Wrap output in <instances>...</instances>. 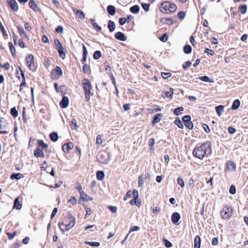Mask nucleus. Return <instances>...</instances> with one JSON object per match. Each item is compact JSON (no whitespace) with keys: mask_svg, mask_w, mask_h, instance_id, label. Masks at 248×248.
<instances>
[{"mask_svg":"<svg viewBox=\"0 0 248 248\" xmlns=\"http://www.w3.org/2000/svg\"><path fill=\"white\" fill-rule=\"evenodd\" d=\"M211 143L207 141L201 144V146L196 147L192 152L193 155L200 159H202L204 156L207 157L212 154Z\"/></svg>","mask_w":248,"mask_h":248,"instance_id":"obj_1","label":"nucleus"},{"mask_svg":"<svg viewBox=\"0 0 248 248\" xmlns=\"http://www.w3.org/2000/svg\"><path fill=\"white\" fill-rule=\"evenodd\" d=\"M75 224V218L69 216L65 217L62 222H60L58 226L62 232L65 231H68L71 229Z\"/></svg>","mask_w":248,"mask_h":248,"instance_id":"obj_2","label":"nucleus"},{"mask_svg":"<svg viewBox=\"0 0 248 248\" xmlns=\"http://www.w3.org/2000/svg\"><path fill=\"white\" fill-rule=\"evenodd\" d=\"M159 9L163 14L173 13L177 10V6L170 1H165L160 4Z\"/></svg>","mask_w":248,"mask_h":248,"instance_id":"obj_3","label":"nucleus"},{"mask_svg":"<svg viewBox=\"0 0 248 248\" xmlns=\"http://www.w3.org/2000/svg\"><path fill=\"white\" fill-rule=\"evenodd\" d=\"M82 85L85 92V99L88 101L90 96L93 95V93L91 92L92 88L91 83L89 79L84 78L82 80Z\"/></svg>","mask_w":248,"mask_h":248,"instance_id":"obj_4","label":"nucleus"},{"mask_svg":"<svg viewBox=\"0 0 248 248\" xmlns=\"http://www.w3.org/2000/svg\"><path fill=\"white\" fill-rule=\"evenodd\" d=\"M232 212L233 209L231 207L226 205L221 210L220 215L223 219H228L232 216Z\"/></svg>","mask_w":248,"mask_h":248,"instance_id":"obj_5","label":"nucleus"},{"mask_svg":"<svg viewBox=\"0 0 248 248\" xmlns=\"http://www.w3.org/2000/svg\"><path fill=\"white\" fill-rule=\"evenodd\" d=\"M191 118L190 115H185L182 117V122L184 124L185 126L190 130L193 129L194 127L193 123L191 121Z\"/></svg>","mask_w":248,"mask_h":248,"instance_id":"obj_6","label":"nucleus"},{"mask_svg":"<svg viewBox=\"0 0 248 248\" xmlns=\"http://www.w3.org/2000/svg\"><path fill=\"white\" fill-rule=\"evenodd\" d=\"M26 61L27 65L29 68L31 70H33L34 69L33 56L31 54L27 55L26 58Z\"/></svg>","mask_w":248,"mask_h":248,"instance_id":"obj_7","label":"nucleus"},{"mask_svg":"<svg viewBox=\"0 0 248 248\" xmlns=\"http://www.w3.org/2000/svg\"><path fill=\"white\" fill-rule=\"evenodd\" d=\"M180 218V215L178 212H174L171 215V221L175 225H177L179 224V221Z\"/></svg>","mask_w":248,"mask_h":248,"instance_id":"obj_8","label":"nucleus"},{"mask_svg":"<svg viewBox=\"0 0 248 248\" xmlns=\"http://www.w3.org/2000/svg\"><path fill=\"white\" fill-rule=\"evenodd\" d=\"M62 69L57 66L55 69L52 71L51 74L54 76V78H58L62 75Z\"/></svg>","mask_w":248,"mask_h":248,"instance_id":"obj_9","label":"nucleus"},{"mask_svg":"<svg viewBox=\"0 0 248 248\" xmlns=\"http://www.w3.org/2000/svg\"><path fill=\"white\" fill-rule=\"evenodd\" d=\"M114 36L116 39L119 41H125L126 40V37L124 34L121 31L115 33Z\"/></svg>","mask_w":248,"mask_h":248,"instance_id":"obj_10","label":"nucleus"},{"mask_svg":"<svg viewBox=\"0 0 248 248\" xmlns=\"http://www.w3.org/2000/svg\"><path fill=\"white\" fill-rule=\"evenodd\" d=\"M162 116L163 114L162 113H157L155 114L152 121V124L154 125L155 124L160 122Z\"/></svg>","mask_w":248,"mask_h":248,"instance_id":"obj_11","label":"nucleus"},{"mask_svg":"<svg viewBox=\"0 0 248 248\" xmlns=\"http://www.w3.org/2000/svg\"><path fill=\"white\" fill-rule=\"evenodd\" d=\"M60 105L62 108H66L69 105V99L67 97H63L60 103Z\"/></svg>","mask_w":248,"mask_h":248,"instance_id":"obj_12","label":"nucleus"},{"mask_svg":"<svg viewBox=\"0 0 248 248\" xmlns=\"http://www.w3.org/2000/svg\"><path fill=\"white\" fill-rule=\"evenodd\" d=\"M226 167L228 169L231 170L235 171L236 170V165L232 160H229L226 162Z\"/></svg>","mask_w":248,"mask_h":248,"instance_id":"obj_13","label":"nucleus"},{"mask_svg":"<svg viewBox=\"0 0 248 248\" xmlns=\"http://www.w3.org/2000/svg\"><path fill=\"white\" fill-rule=\"evenodd\" d=\"M74 148V144L72 142L64 144L62 146V150L64 152L69 151Z\"/></svg>","mask_w":248,"mask_h":248,"instance_id":"obj_14","label":"nucleus"},{"mask_svg":"<svg viewBox=\"0 0 248 248\" xmlns=\"http://www.w3.org/2000/svg\"><path fill=\"white\" fill-rule=\"evenodd\" d=\"M9 3L11 8L14 11H17L18 10V6L16 1L15 0H11Z\"/></svg>","mask_w":248,"mask_h":248,"instance_id":"obj_15","label":"nucleus"},{"mask_svg":"<svg viewBox=\"0 0 248 248\" xmlns=\"http://www.w3.org/2000/svg\"><path fill=\"white\" fill-rule=\"evenodd\" d=\"M160 21L163 23L167 24L169 26H170L173 23V20L171 17L162 18L160 19Z\"/></svg>","mask_w":248,"mask_h":248,"instance_id":"obj_16","label":"nucleus"},{"mask_svg":"<svg viewBox=\"0 0 248 248\" xmlns=\"http://www.w3.org/2000/svg\"><path fill=\"white\" fill-rule=\"evenodd\" d=\"M201 245V238L200 236L196 235L194 238V248H200Z\"/></svg>","mask_w":248,"mask_h":248,"instance_id":"obj_17","label":"nucleus"},{"mask_svg":"<svg viewBox=\"0 0 248 248\" xmlns=\"http://www.w3.org/2000/svg\"><path fill=\"white\" fill-rule=\"evenodd\" d=\"M241 105L240 101L238 99H235L232 102V104L231 107V109L233 110L237 109Z\"/></svg>","mask_w":248,"mask_h":248,"instance_id":"obj_18","label":"nucleus"},{"mask_svg":"<svg viewBox=\"0 0 248 248\" xmlns=\"http://www.w3.org/2000/svg\"><path fill=\"white\" fill-rule=\"evenodd\" d=\"M34 155L37 157H44V154L43 151L39 147H37L34 151Z\"/></svg>","mask_w":248,"mask_h":248,"instance_id":"obj_19","label":"nucleus"},{"mask_svg":"<svg viewBox=\"0 0 248 248\" xmlns=\"http://www.w3.org/2000/svg\"><path fill=\"white\" fill-rule=\"evenodd\" d=\"M30 7L34 11H40V9L38 5L35 3L33 0H30L29 2Z\"/></svg>","mask_w":248,"mask_h":248,"instance_id":"obj_20","label":"nucleus"},{"mask_svg":"<svg viewBox=\"0 0 248 248\" xmlns=\"http://www.w3.org/2000/svg\"><path fill=\"white\" fill-rule=\"evenodd\" d=\"M73 11L75 14L79 17L81 19H84L85 18V14L84 13L79 10L76 9L75 8H73Z\"/></svg>","mask_w":248,"mask_h":248,"instance_id":"obj_21","label":"nucleus"},{"mask_svg":"<svg viewBox=\"0 0 248 248\" xmlns=\"http://www.w3.org/2000/svg\"><path fill=\"white\" fill-rule=\"evenodd\" d=\"M198 78L201 81L205 82L213 83L214 82V80L213 79L209 78L207 76L199 77Z\"/></svg>","mask_w":248,"mask_h":248,"instance_id":"obj_22","label":"nucleus"},{"mask_svg":"<svg viewBox=\"0 0 248 248\" xmlns=\"http://www.w3.org/2000/svg\"><path fill=\"white\" fill-rule=\"evenodd\" d=\"M130 12L134 14L139 13L140 10V7L138 5H135L130 8Z\"/></svg>","mask_w":248,"mask_h":248,"instance_id":"obj_23","label":"nucleus"},{"mask_svg":"<svg viewBox=\"0 0 248 248\" xmlns=\"http://www.w3.org/2000/svg\"><path fill=\"white\" fill-rule=\"evenodd\" d=\"M8 123L3 118H0V129H3L6 128Z\"/></svg>","mask_w":248,"mask_h":248,"instance_id":"obj_24","label":"nucleus"},{"mask_svg":"<svg viewBox=\"0 0 248 248\" xmlns=\"http://www.w3.org/2000/svg\"><path fill=\"white\" fill-rule=\"evenodd\" d=\"M224 106L221 105L215 107V110L218 116H220L224 110Z\"/></svg>","mask_w":248,"mask_h":248,"instance_id":"obj_25","label":"nucleus"},{"mask_svg":"<svg viewBox=\"0 0 248 248\" xmlns=\"http://www.w3.org/2000/svg\"><path fill=\"white\" fill-rule=\"evenodd\" d=\"M83 46V58L81 61V62L82 63H84L86 61V57L88 54L87 50L86 49V47L85 46L84 44H82Z\"/></svg>","mask_w":248,"mask_h":248,"instance_id":"obj_26","label":"nucleus"},{"mask_svg":"<svg viewBox=\"0 0 248 248\" xmlns=\"http://www.w3.org/2000/svg\"><path fill=\"white\" fill-rule=\"evenodd\" d=\"M19 199V197H18L14 201V208H15L17 210H19L21 209L22 206V204L20 203Z\"/></svg>","mask_w":248,"mask_h":248,"instance_id":"obj_27","label":"nucleus"},{"mask_svg":"<svg viewBox=\"0 0 248 248\" xmlns=\"http://www.w3.org/2000/svg\"><path fill=\"white\" fill-rule=\"evenodd\" d=\"M56 49L58 50L59 52L60 57L62 58V59H64L65 57V53L64 51V49L63 47L62 46L56 48Z\"/></svg>","mask_w":248,"mask_h":248,"instance_id":"obj_28","label":"nucleus"},{"mask_svg":"<svg viewBox=\"0 0 248 248\" xmlns=\"http://www.w3.org/2000/svg\"><path fill=\"white\" fill-rule=\"evenodd\" d=\"M192 47L189 45H186L183 47V51L185 54H190L192 52Z\"/></svg>","mask_w":248,"mask_h":248,"instance_id":"obj_29","label":"nucleus"},{"mask_svg":"<svg viewBox=\"0 0 248 248\" xmlns=\"http://www.w3.org/2000/svg\"><path fill=\"white\" fill-rule=\"evenodd\" d=\"M147 177L145 175H140L138 178V186L139 187H142L143 185L144 180Z\"/></svg>","mask_w":248,"mask_h":248,"instance_id":"obj_30","label":"nucleus"},{"mask_svg":"<svg viewBox=\"0 0 248 248\" xmlns=\"http://www.w3.org/2000/svg\"><path fill=\"white\" fill-rule=\"evenodd\" d=\"M173 93H170L169 91H163L162 95L165 97H166L170 99H171L173 97Z\"/></svg>","mask_w":248,"mask_h":248,"instance_id":"obj_31","label":"nucleus"},{"mask_svg":"<svg viewBox=\"0 0 248 248\" xmlns=\"http://www.w3.org/2000/svg\"><path fill=\"white\" fill-rule=\"evenodd\" d=\"M184 108L183 107H178L174 109L173 113L176 116L180 115L182 114V111L184 110Z\"/></svg>","mask_w":248,"mask_h":248,"instance_id":"obj_32","label":"nucleus"},{"mask_svg":"<svg viewBox=\"0 0 248 248\" xmlns=\"http://www.w3.org/2000/svg\"><path fill=\"white\" fill-rule=\"evenodd\" d=\"M174 124L178 126V127L181 129L184 128V125L182 124L180 118L179 117H176L175 120L174 121Z\"/></svg>","mask_w":248,"mask_h":248,"instance_id":"obj_33","label":"nucleus"},{"mask_svg":"<svg viewBox=\"0 0 248 248\" xmlns=\"http://www.w3.org/2000/svg\"><path fill=\"white\" fill-rule=\"evenodd\" d=\"M17 29L19 31V33L22 37L27 38V40L29 39L26 33L22 28H21L20 27H18Z\"/></svg>","mask_w":248,"mask_h":248,"instance_id":"obj_34","label":"nucleus"},{"mask_svg":"<svg viewBox=\"0 0 248 248\" xmlns=\"http://www.w3.org/2000/svg\"><path fill=\"white\" fill-rule=\"evenodd\" d=\"M91 23L93 27V28L97 30V31H100L101 30V28L95 22V20L94 19H91Z\"/></svg>","mask_w":248,"mask_h":248,"instance_id":"obj_35","label":"nucleus"},{"mask_svg":"<svg viewBox=\"0 0 248 248\" xmlns=\"http://www.w3.org/2000/svg\"><path fill=\"white\" fill-rule=\"evenodd\" d=\"M20 71L21 72V76L23 78L22 81L21 83L20 86V91H21L22 89V87L26 85V80H25V78L24 76V74L22 70V69L20 68Z\"/></svg>","mask_w":248,"mask_h":248,"instance_id":"obj_36","label":"nucleus"},{"mask_svg":"<svg viewBox=\"0 0 248 248\" xmlns=\"http://www.w3.org/2000/svg\"><path fill=\"white\" fill-rule=\"evenodd\" d=\"M163 241L164 243L165 246L167 248H170L172 247V244L168 239L164 238H163Z\"/></svg>","mask_w":248,"mask_h":248,"instance_id":"obj_37","label":"nucleus"},{"mask_svg":"<svg viewBox=\"0 0 248 248\" xmlns=\"http://www.w3.org/2000/svg\"><path fill=\"white\" fill-rule=\"evenodd\" d=\"M58 135L56 132H53L50 135V138L52 141H56L58 139Z\"/></svg>","mask_w":248,"mask_h":248,"instance_id":"obj_38","label":"nucleus"},{"mask_svg":"<svg viewBox=\"0 0 248 248\" xmlns=\"http://www.w3.org/2000/svg\"><path fill=\"white\" fill-rule=\"evenodd\" d=\"M104 172L103 171H98L96 173V177L99 180H102L104 178Z\"/></svg>","mask_w":248,"mask_h":248,"instance_id":"obj_39","label":"nucleus"},{"mask_svg":"<svg viewBox=\"0 0 248 248\" xmlns=\"http://www.w3.org/2000/svg\"><path fill=\"white\" fill-rule=\"evenodd\" d=\"M23 177V175L20 173L13 174L11 176V179H17L18 180Z\"/></svg>","mask_w":248,"mask_h":248,"instance_id":"obj_40","label":"nucleus"},{"mask_svg":"<svg viewBox=\"0 0 248 248\" xmlns=\"http://www.w3.org/2000/svg\"><path fill=\"white\" fill-rule=\"evenodd\" d=\"M141 6L145 12H147L149 11V8L150 6V4L141 2Z\"/></svg>","mask_w":248,"mask_h":248,"instance_id":"obj_41","label":"nucleus"},{"mask_svg":"<svg viewBox=\"0 0 248 248\" xmlns=\"http://www.w3.org/2000/svg\"><path fill=\"white\" fill-rule=\"evenodd\" d=\"M168 35L167 34V33H165L163 34L162 35H161L159 39L160 41H161L162 42H166L168 39Z\"/></svg>","mask_w":248,"mask_h":248,"instance_id":"obj_42","label":"nucleus"},{"mask_svg":"<svg viewBox=\"0 0 248 248\" xmlns=\"http://www.w3.org/2000/svg\"><path fill=\"white\" fill-rule=\"evenodd\" d=\"M71 127L73 129H77L78 126L77 124V121L75 119H73L70 124Z\"/></svg>","mask_w":248,"mask_h":248,"instance_id":"obj_43","label":"nucleus"},{"mask_svg":"<svg viewBox=\"0 0 248 248\" xmlns=\"http://www.w3.org/2000/svg\"><path fill=\"white\" fill-rule=\"evenodd\" d=\"M85 243L87 245H88L92 247H99L100 246V243L99 242H89V241H86Z\"/></svg>","mask_w":248,"mask_h":248,"instance_id":"obj_44","label":"nucleus"},{"mask_svg":"<svg viewBox=\"0 0 248 248\" xmlns=\"http://www.w3.org/2000/svg\"><path fill=\"white\" fill-rule=\"evenodd\" d=\"M239 9L242 14H245L247 12V6L246 5H241L239 6Z\"/></svg>","mask_w":248,"mask_h":248,"instance_id":"obj_45","label":"nucleus"},{"mask_svg":"<svg viewBox=\"0 0 248 248\" xmlns=\"http://www.w3.org/2000/svg\"><path fill=\"white\" fill-rule=\"evenodd\" d=\"M132 195L133 196L134 202H136L139 198V192L137 189H134L132 192Z\"/></svg>","mask_w":248,"mask_h":248,"instance_id":"obj_46","label":"nucleus"},{"mask_svg":"<svg viewBox=\"0 0 248 248\" xmlns=\"http://www.w3.org/2000/svg\"><path fill=\"white\" fill-rule=\"evenodd\" d=\"M116 13V8L114 6L109 5V15L114 16Z\"/></svg>","mask_w":248,"mask_h":248,"instance_id":"obj_47","label":"nucleus"},{"mask_svg":"<svg viewBox=\"0 0 248 248\" xmlns=\"http://www.w3.org/2000/svg\"><path fill=\"white\" fill-rule=\"evenodd\" d=\"M115 29V24L114 21L109 20V32L113 31Z\"/></svg>","mask_w":248,"mask_h":248,"instance_id":"obj_48","label":"nucleus"},{"mask_svg":"<svg viewBox=\"0 0 248 248\" xmlns=\"http://www.w3.org/2000/svg\"><path fill=\"white\" fill-rule=\"evenodd\" d=\"M177 16L179 19L182 20L186 16V13L182 11H180L178 13Z\"/></svg>","mask_w":248,"mask_h":248,"instance_id":"obj_49","label":"nucleus"},{"mask_svg":"<svg viewBox=\"0 0 248 248\" xmlns=\"http://www.w3.org/2000/svg\"><path fill=\"white\" fill-rule=\"evenodd\" d=\"M8 45H9L10 49L11 50V52L12 54V55L14 56L16 54V49H15L14 46H13L12 43H11V42H9L8 44Z\"/></svg>","mask_w":248,"mask_h":248,"instance_id":"obj_50","label":"nucleus"},{"mask_svg":"<svg viewBox=\"0 0 248 248\" xmlns=\"http://www.w3.org/2000/svg\"><path fill=\"white\" fill-rule=\"evenodd\" d=\"M178 184L181 187H184L185 186V183L183 179L181 177H178L177 180Z\"/></svg>","mask_w":248,"mask_h":248,"instance_id":"obj_51","label":"nucleus"},{"mask_svg":"<svg viewBox=\"0 0 248 248\" xmlns=\"http://www.w3.org/2000/svg\"><path fill=\"white\" fill-rule=\"evenodd\" d=\"M204 53L210 55L211 56H214L215 55V52L213 50L210 49L208 48H205L204 50Z\"/></svg>","mask_w":248,"mask_h":248,"instance_id":"obj_52","label":"nucleus"},{"mask_svg":"<svg viewBox=\"0 0 248 248\" xmlns=\"http://www.w3.org/2000/svg\"><path fill=\"white\" fill-rule=\"evenodd\" d=\"M11 114L14 117H16L18 115V112L15 108H13L11 109Z\"/></svg>","mask_w":248,"mask_h":248,"instance_id":"obj_53","label":"nucleus"},{"mask_svg":"<svg viewBox=\"0 0 248 248\" xmlns=\"http://www.w3.org/2000/svg\"><path fill=\"white\" fill-rule=\"evenodd\" d=\"M191 62L189 61H187L186 62H185L184 64L182 65L183 68L186 70L188 67H189L191 65Z\"/></svg>","mask_w":248,"mask_h":248,"instance_id":"obj_54","label":"nucleus"},{"mask_svg":"<svg viewBox=\"0 0 248 248\" xmlns=\"http://www.w3.org/2000/svg\"><path fill=\"white\" fill-rule=\"evenodd\" d=\"M202 127L204 130V131L206 133H209L210 132V129L208 125H207V124H202Z\"/></svg>","mask_w":248,"mask_h":248,"instance_id":"obj_55","label":"nucleus"},{"mask_svg":"<svg viewBox=\"0 0 248 248\" xmlns=\"http://www.w3.org/2000/svg\"><path fill=\"white\" fill-rule=\"evenodd\" d=\"M81 198L85 201H88L92 200V198L84 193V195H81Z\"/></svg>","mask_w":248,"mask_h":248,"instance_id":"obj_56","label":"nucleus"},{"mask_svg":"<svg viewBox=\"0 0 248 248\" xmlns=\"http://www.w3.org/2000/svg\"><path fill=\"white\" fill-rule=\"evenodd\" d=\"M101 57V53L100 51H95L93 55V57L95 60L98 59Z\"/></svg>","mask_w":248,"mask_h":248,"instance_id":"obj_57","label":"nucleus"},{"mask_svg":"<svg viewBox=\"0 0 248 248\" xmlns=\"http://www.w3.org/2000/svg\"><path fill=\"white\" fill-rule=\"evenodd\" d=\"M38 144L40 146L42 147L43 148L46 149L48 147L47 145L42 140H38Z\"/></svg>","mask_w":248,"mask_h":248,"instance_id":"obj_58","label":"nucleus"},{"mask_svg":"<svg viewBox=\"0 0 248 248\" xmlns=\"http://www.w3.org/2000/svg\"><path fill=\"white\" fill-rule=\"evenodd\" d=\"M83 71L85 74L88 73L90 71V66L87 64H85L83 66Z\"/></svg>","mask_w":248,"mask_h":248,"instance_id":"obj_59","label":"nucleus"},{"mask_svg":"<svg viewBox=\"0 0 248 248\" xmlns=\"http://www.w3.org/2000/svg\"><path fill=\"white\" fill-rule=\"evenodd\" d=\"M229 192L231 194H234L236 193V188L234 185H232L230 186L229 188Z\"/></svg>","mask_w":248,"mask_h":248,"instance_id":"obj_60","label":"nucleus"},{"mask_svg":"<svg viewBox=\"0 0 248 248\" xmlns=\"http://www.w3.org/2000/svg\"><path fill=\"white\" fill-rule=\"evenodd\" d=\"M140 230V227L138 226H134L130 228V230L129 231V233H131L132 232L138 231Z\"/></svg>","mask_w":248,"mask_h":248,"instance_id":"obj_61","label":"nucleus"},{"mask_svg":"<svg viewBox=\"0 0 248 248\" xmlns=\"http://www.w3.org/2000/svg\"><path fill=\"white\" fill-rule=\"evenodd\" d=\"M161 76L164 79H167L169 77H170L171 76V74L170 73H165L162 72Z\"/></svg>","mask_w":248,"mask_h":248,"instance_id":"obj_62","label":"nucleus"},{"mask_svg":"<svg viewBox=\"0 0 248 248\" xmlns=\"http://www.w3.org/2000/svg\"><path fill=\"white\" fill-rule=\"evenodd\" d=\"M0 29L1 31H2V33H3V35L4 37L8 36V34H7L6 31L4 29V27L2 25L1 23L0 24Z\"/></svg>","mask_w":248,"mask_h":248,"instance_id":"obj_63","label":"nucleus"},{"mask_svg":"<svg viewBox=\"0 0 248 248\" xmlns=\"http://www.w3.org/2000/svg\"><path fill=\"white\" fill-rule=\"evenodd\" d=\"M218 239L217 238V237H214L213 239H212V242H211V244L213 246H216L218 244Z\"/></svg>","mask_w":248,"mask_h":248,"instance_id":"obj_64","label":"nucleus"}]
</instances>
